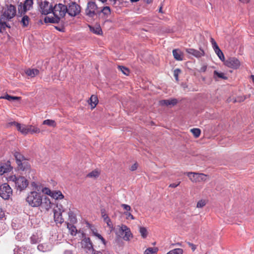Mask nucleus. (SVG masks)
Wrapping results in <instances>:
<instances>
[{
	"label": "nucleus",
	"mask_w": 254,
	"mask_h": 254,
	"mask_svg": "<svg viewBox=\"0 0 254 254\" xmlns=\"http://www.w3.org/2000/svg\"><path fill=\"white\" fill-rule=\"evenodd\" d=\"M16 12V7L14 5L10 4L7 6L0 17V33L3 32L5 30L6 27H10L9 24L7 23V21L15 16Z\"/></svg>",
	"instance_id": "1"
},
{
	"label": "nucleus",
	"mask_w": 254,
	"mask_h": 254,
	"mask_svg": "<svg viewBox=\"0 0 254 254\" xmlns=\"http://www.w3.org/2000/svg\"><path fill=\"white\" fill-rule=\"evenodd\" d=\"M7 180L9 183L14 184L17 190L20 191L24 190L29 184L28 180L23 176L10 175L7 178Z\"/></svg>",
	"instance_id": "2"
},
{
	"label": "nucleus",
	"mask_w": 254,
	"mask_h": 254,
	"mask_svg": "<svg viewBox=\"0 0 254 254\" xmlns=\"http://www.w3.org/2000/svg\"><path fill=\"white\" fill-rule=\"evenodd\" d=\"M13 156L15 159L17 165L18 169L22 171H27L30 169V165L27 159L19 152L14 151Z\"/></svg>",
	"instance_id": "3"
},
{
	"label": "nucleus",
	"mask_w": 254,
	"mask_h": 254,
	"mask_svg": "<svg viewBox=\"0 0 254 254\" xmlns=\"http://www.w3.org/2000/svg\"><path fill=\"white\" fill-rule=\"evenodd\" d=\"M42 198V196L40 192L33 191L28 194L26 201L31 206L37 207L41 204Z\"/></svg>",
	"instance_id": "4"
},
{
	"label": "nucleus",
	"mask_w": 254,
	"mask_h": 254,
	"mask_svg": "<svg viewBox=\"0 0 254 254\" xmlns=\"http://www.w3.org/2000/svg\"><path fill=\"white\" fill-rule=\"evenodd\" d=\"M66 12L67 6L62 3L56 4L52 8V12H53L55 17L59 19V20L65 16L66 13H67Z\"/></svg>",
	"instance_id": "5"
},
{
	"label": "nucleus",
	"mask_w": 254,
	"mask_h": 254,
	"mask_svg": "<svg viewBox=\"0 0 254 254\" xmlns=\"http://www.w3.org/2000/svg\"><path fill=\"white\" fill-rule=\"evenodd\" d=\"M12 194V190L7 183L0 186V196L4 199H8Z\"/></svg>",
	"instance_id": "6"
},
{
	"label": "nucleus",
	"mask_w": 254,
	"mask_h": 254,
	"mask_svg": "<svg viewBox=\"0 0 254 254\" xmlns=\"http://www.w3.org/2000/svg\"><path fill=\"white\" fill-rule=\"evenodd\" d=\"M187 176L192 182H200L205 181L207 176L202 173H197L194 172L187 173Z\"/></svg>",
	"instance_id": "7"
},
{
	"label": "nucleus",
	"mask_w": 254,
	"mask_h": 254,
	"mask_svg": "<svg viewBox=\"0 0 254 254\" xmlns=\"http://www.w3.org/2000/svg\"><path fill=\"white\" fill-rule=\"evenodd\" d=\"M80 6L75 2H71L67 6V13L71 16H75L79 14Z\"/></svg>",
	"instance_id": "8"
},
{
	"label": "nucleus",
	"mask_w": 254,
	"mask_h": 254,
	"mask_svg": "<svg viewBox=\"0 0 254 254\" xmlns=\"http://www.w3.org/2000/svg\"><path fill=\"white\" fill-rule=\"evenodd\" d=\"M33 0H25L23 4L21 2L18 5V11L21 14H24L32 7Z\"/></svg>",
	"instance_id": "9"
},
{
	"label": "nucleus",
	"mask_w": 254,
	"mask_h": 254,
	"mask_svg": "<svg viewBox=\"0 0 254 254\" xmlns=\"http://www.w3.org/2000/svg\"><path fill=\"white\" fill-rule=\"evenodd\" d=\"M224 62L226 66L233 69H237L240 66V61L234 57L230 58L227 60L224 61Z\"/></svg>",
	"instance_id": "10"
},
{
	"label": "nucleus",
	"mask_w": 254,
	"mask_h": 254,
	"mask_svg": "<svg viewBox=\"0 0 254 254\" xmlns=\"http://www.w3.org/2000/svg\"><path fill=\"white\" fill-rule=\"evenodd\" d=\"M119 232L122 235L125 233V235L123 237L125 241H128L130 240V238L133 237L130 229L126 225L122 224L120 226L119 228Z\"/></svg>",
	"instance_id": "11"
},
{
	"label": "nucleus",
	"mask_w": 254,
	"mask_h": 254,
	"mask_svg": "<svg viewBox=\"0 0 254 254\" xmlns=\"http://www.w3.org/2000/svg\"><path fill=\"white\" fill-rule=\"evenodd\" d=\"M97 8V5L95 2L89 1L85 9L86 14L89 17H93L96 14L95 11Z\"/></svg>",
	"instance_id": "12"
},
{
	"label": "nucleus",
	"mask_w": 254,
	"mask_h": 254,
	"mask_svg": "<svg viewBox=\"0 0 254 254\" xmlns=\"http://www.w3.org/2000/svg\"><path fill=\"white\" fill-rule=\"evenodd\" d=\"M39 6L40 11L42 14L47 15L52 12L53 6L48 1H42Z\"/></svg>",
	"instance_id": "13"
},
{
	"label": "nucleus",
	"mask_w": 254,
	"mask_h": 254,
	"mask_svg": "<svg viewBox=\"0 0 254 254\" xmlns=\"http://www.w3.org/2000/svg\"><path fill=\"white\" fill-rule=\"evenodd\" d=\"M82 236L84 237L81 242L82 247L89 251L92 250L93 249V247L90 239L89 237H86L84 233H82Z\"/></svg>",
	"instance_id": "14"
},
{
	"label": "nucleus",
	"mask_w": 254,
	"mask_h": 254,
	"mask_svg": "<svg viewBox=\"0 0 254 254\" xmlns=\"http://www.w3.org/2000/svg\"><path fill=\"white\" fill-rule=\"evenodd\" d=\"M12 168L9 161L1 164L0 166V175H2L4 173L10 172Z\"/></svg>",
	"instance_id": "15"
},
{
	"label": "nucleus",
	"mask_w": 254,
	"mask_h": 254,
	"mask_svg": "<svg viewBox=\"0 0 254 254\" xmlns=\"http://www.w3.org/2000/svg\"><path fill=\"white\" fill-rule=\"evenodd\" d=\"M186 51L187 53L190 54L196 58H200L204 55V52L203 50L198 51L194 49H186Z\"/></svg>",
	"instance_id": "16"
},
{
	"label": "nucleus",
	"mask_w": 254,
	"mask_h": 254,
	"mask_svg": "<svg viewBox=\"0 0 254 254\" xmlns=\"http://www.w3.org/2000/svg\"><path fill=\"white\" fill-rule=\"evenodd\" d=\"M53 211L54 220L55 222L57 224L59 223L60 224L63 223L64 221V218L62 217L63 212L60 211H58V210L55 208L54 209Z\"/></svg>",
	"instance_id": "17"
},
{
	"label": "nucleus",
	"mask_w": 254,
	"mask_h": 254,
	"mask_svg": "<svg viewBox=\"0 0 254 254\" xmlns=\"http://www.w3.org/2000/svg\"><path fill=\"white\" fill-rule=\"evenodd\" d=\"M53 204L52 203L50 198L47 197H45L44 198H42V203L40 205L43 209H45L46 210H49L51 208Z\"/></svg>",
	"instance_id": "18"
},
{
	"label": "nucleus",
	"mask_w": 254,
	"mask_h": 254,
	"mask_svg": "<svg viewBox=\"0 0 254 254\" xmlns=\"http://www.w3.org/2000/svg\"><path fill=\"white\" fill-rule=\"evenodd\" d=\"M10 124L11 125L15 126L17 130L21 132L22 133L26 134L28 133V127H26L24 125L22 126L21 124L15 122H11Z\"/></svg>",
	"instance_id": "19"
},
{
	"label": "nucleus",
	"mask_w": 254,
	"mask_h": 254,
	"mask_svg": "<svg viewBox=\"0 0 254 254\" xmlns=\"http://www.w3.org/2000/svg\"><path fill=\"white\" fill-rule=\"evenodd\" d=\"M178 102L176 99H171L170 100H162L159 101L160 105L162 106H168L169 105H175Z\"/></svg>",
	"instance_id": "20"
},
{
	"label": "nucleus",
	"mask_w": 254,
	"mask_h": 254,
	"mask_svg": "<svg viewBox=\"0 0 254 254\" xmlns=\"http://www.w3.org/2000/svg\"><path fill=\"white\" fill-rule=\"evenodd\" d=\"M51 196L55 200H61L64 198V195L60 190H53Z\"/></svg>",
	"instance_id": "21"
},
{
	"label": "nucleus",
	"mask_w": 254,
	"mask_h": 254,
	"mask_svg": "<svg viewBox=\"0 0 254 254\" xmlns=\"http://www.w3.org/2000/svg\"><path fill=\"white\" fill-rule=\"evenodd\" d=\"M173 55L174 58L177 61L183 60V54L179 49H174L173 50Z\"/></svg>",
	"instance_id": "22"
},
{
	"label": "nucleus",
	"mask_w": 254,
	"mask_h": 254,
	"mask_svg": "<svg viewBox=\"0 0 254 254\" xmlns=\"http://www.w3.org/2000/svg\"><path fill=\"white\" fill-rule=\"evenodd\" d=\"M44 22L46 23H58L60 22V20L58 18L55 16L54 17L46 16L44 18Z\"/></svg>",
	"instance_id": "23"
},
{
	"label": "nucleus",
	"mask_w": 254,
	"mask_h": 254,
	"mask_svg": "<svg viewBox=\"0 0 254 254\" xmlns=\"http://www.w3.org/2000/svg\"><path fill=\"white\" fill-rule=\"evenodd\" d=\"M213 77L214 78L217 80L218 78H221L223 79H227V77L225 75L224 73L223 72H219L217 70H214L213 72Z\"/></svg>",
	"instance_id": "24"
},
{
	"label": "nucleus",
	"mask_w": 254,
	"mask_h": 254,
	"mask_svg": "<svg viewBox=\"0 0 254 254\" xmlns=\"http://www.w3.org/2000/svg\"><path fill=\"white\" fill-rule=\"evenodd\" d=\"M25 72L28 76L33 77L39 73V70L35 68L28 69Z\"/></svg>",
	"instance_id": "25"
},
{
	"label": "nucleus",
	"mask_w": 254,
	"mask_h": 254,
	"mask_svg": "<svg viewBox=\"0 0 254 254\" xmlns=\"http://www.w3.org/2000/svg\"><path fill=\"white\" fill-rule=\"evenodd\" d=\"M214 51H215V53L217 55L219 59L222 61L224 62L225 61V57L224 55L222 52V51L220 49L219 47L217 48L216 49H214Z\"/></svg>",
	"instance_id": "26"
},
{
	"label": "nucleus",
	"mask_w": 254,
	"mask_h": 254,
	"mask_svg": "<svg viewBox=\"0 0 254 254\" xmlns=\"http://www.w3.org/2000/svg\"><path fill=\"white\" fill-rule=\"evenodd\" d=\"M90 30L93 33L97 34V35H101L102 33V31L100 26H89Z\"/></svg>",
	"instance_id": "27"
},
{
	"label": "nucleus",
	"mask_w": 254,
	"mask_h": 254,
	"mask_svg": "<svg viewBox=\"0 0 254 254\" xmlns=\"http://www.w3.org/2000/svg\"><path fill=\"white\" fill-rule=\"evenodd\" d=\"M40 242V238L38 234H34L30 237V242L32 244H36Z\"/></svg>",
	"instance_id": "28"
},
{
	"label": "nucleus",
	"mask_w": 254,
	"mask_h": 254,
	"mask_svg": "<svg viewBox=\"0 0 254 254\" xmlns=\"http://www.w3.org/2000/svg\"><path fill=\"white\" fill-rule=\"evenodd\" d=\"M90 105L92 108H94L98 103L97 97L95 95H92L90 98Z\"/></svg>",
	"instance_id": "29"
},
{
	"label": "nucleus",
	"mask_w": 254,
	"mask_h": 254,
	"mask_svg": "<svg viewBox=\"0 0 254 254\" xmlns=\"http://www.w3.org/2000/svg\"><path fill=\"white\" fill-rule=\"evenodd\" d=\"M67 227L70 233L72 236H75L77 233V229L76 227L72 224L69 223L67 225Z\"/></svg>",
	"instance_id": "30"
},
{
	"label": "nucleus",
	"mask_w": 254,
	"mask_h": 254,
	"mask_svg": "<svg viewBox=\"0 0 254 254\" xmlns=\"http://www.w3.org/2000/svg\"><path fill=\"white\" fill-rule=\"evenodd\" d=\"M100 172L97 170H95L88 173L87 177L89 178H96L100 175Z\"/></svg>",
	"instance_id": "31"
},
{
	"label": "nucleus",
	"mask_w": 254,
	"mask_h": 254,
	"mask_svg": "<svg viewBox=\"0 0 254 254\" xmlns=\"http://www.w3.org/2000/svg\"><path fill=\"white\" fill-rule=\"evenodd\" d=\"M0 99H4L7 100L8 101L11 100H18L20 99V97H16V96H12L8 94H6L3 96H1L0 97Z\"/></svg>",
	"instance_id": "32"
},
{
	"label": "nucleus",
	"mask_w": 254,
	"mask_h": 254,
	"mask_svg": "<svg viewBox=\"0 0 254 254\" xmlns=\"http://www.w3.org/2000/svg\"><path fill=\"white\" fill-rule=\"evenodd\" d=\"M29 23V18L27 15H24L21 20V23L24 27L28 26Z\"/></svg>",
	"instance_id": "33"
},
{
	"label": "nucleus",
	"mask_w": 254,
	"mask_h": 254,
	"mask_svg": "<svg viewBox=\"0 0 254 254\" xmlns=\"http://www.w3.org/2000/svg\"><path fill=\"white\" fill-rule=\"evenodd\" d=\"M158 250L157 248H149L145 251L144 254H155Z\"/></svg>",
	"instance_id": "34"
},
{
	"label": "nucleus",
	"mask_w": 254,
	"mask_h": 254,
	"mask_svg": "<svg viewBox=\"0 0 254 254\" xmlns=\"http://www.w3.org/2000/svg\"><path fill=\"white\" fill-rule=\"evenodd\" d=\"M14 254H25L26 253V249L24 248H16L13 250Z\"/></svg>",
	"instance_id": "35"
},
{
	"label": "nucleus",
	"mask_w": 254,
	"mask_h": 254,
	"mask_svg": "<svg viewBox=\"0 0 254 254\" xmlns=\"http://www.w3.org/2000/svg\"><path fill=\"white\" fill-rule=\"evenodd\" d=\"M43 125H46L47 126L55 127L56 126V123L55 121L52 120H44L43 122Z\"/></svg>",
	"instance_id": "36"
},
{
	"label": "nucleus",
	"mask_w": 254,
	"mask_h": 254,
	"mask_svg": "<svg viewBox=\"0 0 254 254\" xmlns=\"http://www.w3.org/2000/svg\"><path fill=\"white\" fill-rule=\"evenodd\" d=\"M40 132V129L39 128L32 126H28V133H39Z\"/></svg>",
	"instance_id": "37"
},
{
	"label": "nucleus",
	"mask_w": 254,
	"mask_h": 254,
	"mask_svg": "<svg viewBox=\"0 0 254 254\" xmlns=\"http://www.w3.org/2000/svg\"><path fill=\"white\" fill-rule=\"evenodd\" d=\"M68 215L70 222L73 223H75L76 222V215L73 211L70 210L68 213Z\"/></svg>",
	"instance_id": "38"
},
{
	"label": "nucleus",
	"mask_w": 254,
	"mask_h": 254,
	"mask_svg": "<svg viewBox=\"0 0 254 254\" xmlns=\"http://www.w3.org/2000/svg\"><path fill=\"white\" fill-rule=\"evenodd\" d=\"M118 69L121 71L125 75H128L129 73V69L125 66L122 65H119Z\"/></svg>",
	"instance_id": "39"
},
{
	"label": "nucleus",
	"mask_w": 254,
	"mask_h": 254,
	"mask_svg": "<svg viewBox=\"0 0 254 254\" xmlns=\"http://www.w3.org/2000/svg\"><path fill=\"white\" fill-rule=\"evenodd\" d=\"M139 232L143 238H146L147 236V231L146 228L140 227L139 228Z\"/></svg>",
	"instance_id": "40"
},
{
	"label": "nucleus",
	"mask_w": 254,
	"mask_h": 254,
	"mask_svg": "<svg viewBox=\"0 0 254 254\" xmlns=\"http://www.w3.org/2000/svg\"><path fill=\"white\" fill-rule=\"evenodd\" d=\"M183 251L182 249L177 248L169 251L166 254H183Z\"/></svg>",
	"instance_id": "41"
},
{
	"label": "nucleus",
	"mask_w": 254,
	"mask_h": 254,
	"mask_svg": "<svg viewBox=\"0 0 254 254\" xmlns=\"http://www.w3.org/2000/svg\"><path fill=\"white\" fill-rule=\"evenodd\" d=\"M190 131L192 132L195 137H198L200 134V130L197 128H194L190 129Z\"/></svg>",
	"instance_id": "42"
},
{
	"label": "nucleus",
	"mask_w": 254,
	"mask_h": 254,
	"mask_svg": "<svg viewBox=\"0 0 254 254\" xmlns=\"http://www.w3.org/2000/svg\"><path fill=\"white\" fill-rule=\"evenodd\" d=\"M101 11L105 15L108 16L111 14V9L108 6L103 7Z\"/></svg>",
	"instance_id": "43"
},
{
	"label": "nucleus",
	"mask_w": 254,
	"mask_h": 254,
	"mask_svg": "<svg viewBox=\"0 0 254 254\" xmlns=\"http://www.w3.org/2000/svg\"><path fill=\"white\" fill-rule=\"evenodd\" d=\"M38 249L42 252H45L49 250L47 248V246L43 244L39 245L37 247Z\"/></svg>",
	"instance_id": "44"
},
{
	"label": "nucleus",
	"mask_w": 254,
	"mask_h": 254,
	"mask_svg": "<svg viewBox=\"0 0 254 254\" xmlns=\"http://www.w3.org/2000/svg\"><path fill=\"white\" fill-rule=\"evenodd\" d=\"M124 214L126 215L127 219L134 220V217L131 214L130 211L124 212Z\"/></svg>",
	"instance_id": "45"
},
{
	"label": "nucleus",
	"mask_w": 254,
	"mask_h": 254,
	"mask_svg": "<svg viewBox=\"0 0 254 254\" xmlns=\"http://www.w3.org/2000/svg\"><path fill=\"white\" fill-rule=\"evenodd\" d=\"M95 237H96L98 239L100 240L104 246H106V245H107L106 241L100 234H95Z\"/></svg>",
	"instance_id": "46"
},
{
	"label": "nucleus",
	"mask_w": 254,
	"mask_h": 254,
	"mask_svg": "<svg viewBox=\"0 0 254 254\" xmlns=\"http://www.w3.org/2000/svg\"><path fill=\"white\" fill-rule=\"evenodd\" d=\"M205 204H206L205 201L204 200L201 199V200H199L197 202L196 207L197 208H202L204 206H205Z\"/></svg>",
	"instance_id": "47"
},
{
	"label": "nucleus",
	"mask_w": 254,
	"mask_h": 254,
	"mask_svg": "<svg viewBox=\"0 0 254 254\" xmlns=\"http://www.w3.org/2000/svg\"><path fill=\"white\" fill-rule=\"evenodd\" d=\"M104 222L107 224V226L109 228H110L111 229H113V225L112 222L111 221V220L109 217L107 219H106L105 221H104Z\"/></svg>",
	"instance_id": "48"
},
{
	"label": "nucleus",
	"mask_w": 254,
	"mask_h": 254,
	"mask_svg": "<svg viewBox=\"0 0 254 254\" xmlns=\"http://www.w3.org/2000/svg\"><path fill=\"white\" fill-rule=\"evenodd\" d=\"M181 72V70L180 69H176L174 71V76L175 78V79L177 80V81H178L179 80V73Z\"/></svg>",
	"instance_id": "49"
},
{
	"label": "nucleus",
	"mask_w": 254,
	"mask_h": 254,
	"mask_svg": "<svg viewBox=\"0 0 254 254\" xmlns=\"http://www.w3.org/2000/svg\"><path fill=\"white\" fill-rule=\"evenodd\" d=\"M210 42L211 43L213 50L219 47L215 40L212 37L210 38Z\"/></svg>",
	"instance_id": "50"
},
{
	"label": "nucleus",
	"mask_w": 254,
	"mask_h": 254,
	"mask_svg": "<svg viewBox=\"0 0 254 254\" xmlns=\"http://www.w3.org/2000/svg\"><path fill=\"white\" fill-rule=\"evenodd\" d=\"M210 42L211 43L213 50L219 47L215 40L212 37L210 38Z\"/></svg>",
	"instance_id": "51"
},
{
	"label": "nucleus",
	"mask_w": 254,
	"mask_h": 254,
	"mask_svg": "<svg viewBox=\"0 0 254 254\" xmlns=\"http://www.w3.org/2000/svg\"><path fill=\"white\" fill-rule=\"evenodd\" d=\"M121 206L126 210L125 212L130 211L131 210V207L129 205L122 204H121Z\"/></svg>",
	"instance_id": "52"
},
{
	"label": "nucleus",
	"mask_w": 254,
	"mask_h": 254,
	"mask_svg": "<svg viewBox=\"0 0 254 254\" xmlns=\"http://www.w3.org/2000/svg\"><path fill=\"white\" fill-rule=\"evenodd\" d=\"M57 208H55L56 209H57L58 211H62V212H64V210L63 207V205L61 204H57Z\"/></svg>",
	"instance_id": "53"
},
{
	"label": "nucleus",
	"mask_w": 254,
	"mask_h": 254,
	"mask_svg": "<svg viewBox=\"0 0 254 254\" xmlns=\"http://www.w3.org/2000/svg\"><path fill=\"white\" fill-rule=\"evenodd\" d=\"M43 191L45 192V193H46L50 196L51 195V193H52V191L47 188H45L44 190H43Z\"/></svg>",
	"instance_id": "54"
},
{
	"label": "nucleus",
	"mask_w": 254,
	"mask_h": 254,
	"mask_svg": "<svg viewBox=\"0 0 254 254\" xmlns=\"http://www.w3.org/2000/svg\"><path fill=\"white\" fill-rule=\"evenodd\" d=\"M43 191L45 192V193H46L50 196L51 195V193H52V191L47 188H45L44 190H43Z\"/></svg>",
	"instance_id": "55"
},
{
	"label": "nucleus",
	"mask_w": 254,
	"mask_h": 254,
	"mask_svg": "<svg viewBox=\"0 0 254 254\" xmlns=\"http://www.w3.org/2000/svg\"><path fill=\"white\" fill-rule=\"evenodd\" d=\"M137 163H134V164H133L130 168V170L131 171H135L137 169Z\"/></svg>",
	"instance_id": "56"
},
{
	"label": "nucleus",
	"mask_w": 254,
	"mask_h": 254,
	"mask_svg": "<svg viewBox=\"0 0 254 254\" xmlns=\"http://www.w3.org/2000/svg\"><path fill=\"white\" fill-rule=\"evenodd\" d=\"M181 183V182H179L178 183H172L169 185V187L175 188L178 187Z\"/></svg>",
	"instance_id": "57"
},
{
	"label": "nucleus",
	"mask_w": 254,
	"mask_h": 254,
	"mask_svg": "<svg viewBox=\"0 0 254 254\" xmlns=\"http://www.w3.org/2000/svg\"><path fill=\"white\" fill-rule=\"evenodd\" d=\"M5 216V212L0 207V219L3 218Z\"/></svg>",
	"instance_id": "58"
},
{
	"label": "nucleus",
	"mask_w": 254,
	"mask_h": 254,
	"mask_svg": "<svg viewBox=\"0 0 254 254\" xmlns=\"http://www.w3.org/2000/svg\"><path fill=\"white\" fill-rule=\"evenodd\" d=\"M207 69V65H203L199 69V72H204L206 71Z\"/></svg>",
	"instance_id": "59"
},
{
	"label": "nucleus",
	"mask_w": 254,
	"mask_h": 254,
	"mask_svg": "<svg viewBox=\"0 0 254 254\" xmlns=\"http://www.w3.org/2000/svg\"><path fill=\"white\" fill-rule=\"evenodd\" d=\"M92 254H103L100 251H96L94 248L91 250Z\"/></svg>",
	"instance_id": "60"
},
{
	"label": "nucleus",
	"mask_w": 254,
	"mask_h": 254,
	"mask_svg": "<svg viewBox=\"0 0 254 254\" xmlns=\"http://www.w3.org/2000/svg\"><path fill=\"white\" fill-rule=\"evenodd\" d=\"M189 245L190 247H191L192 250L193 251H194L196 249L195 245L190 243H189Z\"/></svg>",
	"instance_id": "61"
},
{
	"label": "nucleus",
	"mask_w": 254,
	"mask_h": 254,
	"mask_svg": "<svg viewBox=\"0 0 254 254\" xmlns=\"http://www.w3.org/2000/svg\"><path fill=\"white\" fill-rule=\"evenodd\" d=\"M93 235L95 236V234H99L96 229H91Z\"/></svg>",
	"instance_id": "62"
},
{
	"label": "nucleus",
	"mask_w": 254,
	"mask_h": 254,
	"mask_svg": "<svg viewBox=\"0 0 254 254\" xmlns=\"http://www.w3.org/2000/svg\"><path fill=\"white\" fill-rule=\"evenodd\" d=\"M102 217L103 218L104 221H105L106 219H107L109 218V217L107 214L105 215H102Z\"/></svg>",
	"instance_id": "63"
},
{
	"label": "nucleus",
	"mask_w": 254,
	"mask_h": 254,
	"mask_svg": "<svg viewBox=\"0 0 254 254\" xmlns=\"http://www.w3.org/2000/svg\"><path fill=\"white\" fill-rule=\"evenodd\" d=\"M101 215L106 214V212L105 209H104V208L101 209Z\"/></svg>",
	"instance_id": "64"
}]
</instances>
